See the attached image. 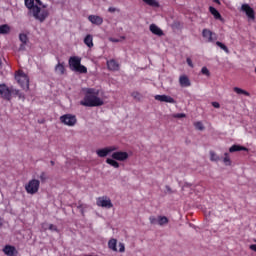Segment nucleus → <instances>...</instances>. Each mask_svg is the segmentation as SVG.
I'll use <instances>...</instances> for the list:
<instances>
[{"label": "nucleus", "instance_id": "nucleus-1", "mask_svg": "<svg viewBox=\"0 0 256 256\" xmlns=\"http://www.w3.org/2000/svg\"><path fill=\"white\" fill-rule=\"evenodd\" d=\"M85 96L80 101V105L83 107H101L105 105V101L99 98V90L95 88H84Z\"/></svg>", "mask_w": 256, "mask_h": 256}, {"label": "nucleus", "instance_id": "nucleus-2", "mask_svg": "<svg viewBox=\"0 0 256 256\" xmlns=\"http://www.w3.org/2000/svg\"><path fill=\"white\" fill-rule=\"evenodd\" d=\"M69 67L71 71L75 73H87V67L81 64V58L79 56H72L69 58Z\"/></svg>", "mask_w": 256, "mask_h": 256}, {"label": "nucleus", "instance_id": "nucleus-3", "mask_svg": "<svg viewBox=\"0 0 256 256\" xmlns=\"http://www.w3.org/2000/svg\"><path fill=\"white\" fill-rule=\"evenodd\" d=\"M32 15L37 21L43 23V21L49 17V11L45 9V6L41 7V5H39L32 9Z\"/></svg>", "mask_w": 256, "mask_h": 256}, {"label": "nucleus", "instance_id": "nucleus-4", "mask_svg": "<svg viewBox=\"0 0 256 256\" xmlns=\"http://www.w3.org/2000/svg\"><path fill=\"white\" fill-rule=\"evenodd\" d=\"M17 83L24 91H29V77L23 71H18L15 75Z\"/></svg>", "mask_w": 256, "mask_h": 256}, {"label": "nucleus", "instance_id": "nucleus-5", "mask_svg": "<svg viewBox=\"0 0 256 256\" xmlns=\"http://www.w3.org/2000/svg\"><path fill=\"white\" fill-rule=\"evenodd\" d=\"M40 185L41 182L39 180L32 179L25 185V191L28 193V195H35L39 192Z\"/></svg>", "mask_w": 256, "mask_h": 256}, {"label": "nucleus", "instance_id": "nucleus-6", "mask_svg": "<svg viewBox=\"0 0 256 256\" xmlns=\"http://www.w3.org/2000/svg\"><path fill=\"white\" fill-rule=\"evenodd\" d=\"M108 249L114 253H125V244L123 242H119L117 248V239L112 238L108 241Z\"/></svg>", "mask_w": 256, "mask_h": 256}, {"label": "nucleus", "instance_id": "nucleus-7", "mask_svg": "<svg viewBox=\"0 0 256 256\" xmlns=\"http://www.w3.org/2000/svg\"><path fill=\"white\" fill-rule=\"evenodd\" d=\"M61 123L67 125V127H75L77 125V116L73 114H64L60 117Z\"/></svg>", "mask_w": 256, "mask_h": 256}, {"label": "nucleus", "instance_id": "nucleus-8", "mask_svg": "<svg viewBox=\"0 0 256 256\" xmlns=\"http://www.w3.org/2000/svg\"><path fill=\"white\" fill-rule=\"evenodd\" d=\"M96 205L104 209H112L113 202H111V198L108 196H101L97 198Z\"/></svg>", "mask_w": 256, "mask_h": 256}, {"label": "nucleus", "instance_id": "nucleus-9", "mask_svg": "<svg viewBox=\"0 0 256 256\" xmlns=\"http://www.w3.org/2000/svg\"><path fill=\"white\" fill-rule=\"evenodd\" d=\"M118 149L119 147L117 146H108V147L96 150V155H98V157H107V155H110V153H113Z\"/></svg>", "mask_w": 256, "mask_h": 256}, {"label": "nucleus", "instance_id": "nucleus-10", "mask_svg": "<svg viewBox=\"0 0 256 256\" xmlns=\"http://www.w3.org/2000/svg\"><path fill=\"white\" fill-rule=\"evenodd\" d=\"M11 93H13V90L9 89L7 85L0 84V95L3 99H6V101H11Z\"/></svg>", "mask_w": 256, "mask_h": 256}, {"label": "nucleus", "instance_id": "nucleus-11", "mask_svg": "<svg viewBox=\"0 0 256 256\" xmlns=\"http://www.w3.org/2000/svg\"><path fill=\"white\" fill-rule=\"evenodd\" d=\"M115 161H127L129 159V153L123 151H114L111 155Z\"/></svg>", "mask_w": 256, "mask_h": 256}, {"label": "nucleus", "instance_id": "nucleus-12", "mask_svg": "<svg viewBox=\"0 0 256 256\" xmlns=\"http://www.w3.org/2000/svg\"><path fill=\"white\" fill-rule=\"evenodd\" d=\"M241 11L247 15L248 19H255V10L249 4H242Z\"/></svg>", "mask_w": 256, "mask_h": 256}, {"label": "nucleus", "instance_id": "nucleus-13", "mask_svg": "<svg viewBox=\"0 0 256 256\" xmlns=\"http://www.w3.org/2000/svg\"><path fill=\"white\" fill-rule=\"evenodd\" d=\"M202 37L206 41V43H213V41H215V33H213L209 29H203Z\"/></svg>", "mask_w": 256, "mask_h": 256}, {"label": "nucleus", "instance_id": "nucleus-14", "mask_svg": "<svg viewBox=\"0 0 256 256\" xmlns=\"http://www.w3.org/2000/svg\"><path fill=\"white\" fill-rule=\"evenodd\" d=\"M154 99L156 101H160V103H171V104L176 103V101L173 99V97H171L169 95H155Z\"/></svg>", "mask_w": 256, "mask_h": 256}, {"label": "nucleus", "instance_id": "nucleus-15", "mask_svg": "<svg viewBox=\"0 0 256 256\" xmlns=\"http://www.w3.org/2000/svg\"><path fill=\"white\" fill-rule=\"evenodd\" d=\"M88 21L92 23V25H103V17L97 15L88 16Z\"/></svg>", "mask_w": 256, "mask_h": 256}, {"label": "nucleus", "instance_id": "nucleus-16", "mask_svg": "<svg viewBox=\"0 0 256 256\" xmlns=\"http://www.w3.org/2000/svg\"><path fill=\"white\" fill-rule=\"evenodd\" d=\"M25 5L28 9L33 11L34 7H38V5L41 7L43 4H41V0H25Z\"/></svg>", "mask_w": 256, "mask_h": 256}, {"label": "nucleus", "instance_id": "nucleus-17", "mask_svg": "<svg viewBox=\"0 0 256 256\" xmlns=\"http://www.w3.org/2000/svg\"><path fill=\"white\" fill-rule=\"evenodd\" d=\"M19 41H21V45H20V49H25V45L27 43H29V36L27 35V33H20L19 34Z\"/></svg>", "mask_w": 256, "mask_h": 256}, {"label": "nucleus", "instance_id": "nucleus-18", "mask_svg": "<svg viewBox=\"0 0 256 256\" xmlns=\"http://www.w3.org/2000/svg\"><path fill=\"white\" fill-rule=\"evenodd\" d=\"M150 31L151 33H153V35H157L158 37H163V30H161V28H159L155 24L150 25Z\"/></svg>", "mask_w": 256, "mask_h": 256}, {"label": "nucleus", "instance_id": "nucleus-19", "mask_svg": "<svg viewBox=\"0 0 256 256\" xmlns=\"http://www.w3.org/2000/svg\"><path fill=\"white\" fill-rule=\"evenodd\" d=\"M179 83L181 87H191V81L189 80V77H187L186 75L180 76Z\"/></svg>", "mask_w": 256, "mask_h": 256}, {"label": "nucleus", "instance_id": "nucleus-20", "mask_svg": "<svg viewBox=\"0 0 256 256\" xmlns=\"http://www.w3.org/2000/svg\"><path fill=\"white\" fill-rule=\"evenodd\" d=\"M107 67L110 71H118L119 70V63L115 60L107 61Z\"/></svg>", "mask_w": 256, "mask_h": 256}, {"label": "nucleus", "instance_id": "nucleus-21", "mask_svg": "<svg viewBox=\"0 0 256 256\" xmlns=\"http://www.w3.org/2000/svg\"><path fill=\"white\" fill-rule=\"evenodd\" d=\"M237 151H249V149L245 146H241V145H237V144H235L229 148L230 153H235Z\"/></svg>", "mask_w": 256, "mask_h": 256}, {"label": "nucleus", "instance_id": "nucleus-22", "mask_svg": "<svg viewBox=\"0 0 256 256\" xmlns=\"http://www.w3.org/2000/svg\"><path fill=\"white\" fill-rule=\"evenodd\" d=\"M5 255H8V256H15V253H17V250L15 249V247L13 246H5L4 249H3Z\"/></svg>", "mask_w": 256, "mask_h": 256}, {"label": "nucleus", "instance_id": "nucleus-23", "mask_svg": "<svg viewBox=\"0 0 256 256\" xmlns=\"http://www.w3.org/2000/svg\"><path fill=\"white\" fill-rule=\"evenodd\" d=\"M118 160H115L113 158H107L106 159V163L108 165H110L111 167H114V169H119L120 165L119 162H117Z\"/></svg>", "mask_w": 256, "mask_h": 256}, {"label": "nucleus", "instance_id": "nucleus-24", "mask_svg": "<svg viewBox=\"0 0 256 256\" xmlns=\"http://www.w3.org/2000/svg\"><path fill=\"white\" fill-rule=\"evenodd\" d=\"M55 73H57V75H65V66L58 63L55 67Z\"/></svg>", "mask_w": 256, "mask_h": 256}, {"label": "nucleus", "instance_id": "nucleus-25", "mask_svg": "<svg viewBox=\"0 0 256 256\" xmlns=\"http://www.w3.org/2000/svg\"><path fill=\"white\" fill-rule=\"evenodd\" d=\"M209 11H210L211 15H213L214 19H220V20L222 19L221 13H219V11L217 9H215V7L210 6Z\"/></svg>", "mask_w": 256, "mask_h": 256}, {"label": "nucleus", "instance_id": "nucleus-26", "mask_svg": "<svg viewBox=\"0 0 256 256\" xmlns=\"http://www.w3.org/2000/svg\"><path fill=\"white\" fill-rule=\"evenodd\" d=\"M84 43L91 49L93 47V36L91 34L86 35Z\"/></svg>", "mask_w": 256, "mask_h": 256}, {"label": "nucleus", "instance_id": "nucleus-27", "mask_svg": "<svg viewBox=\"0 0 256 256\" xmlns=\"http://www.w3.org/2000/svg\"><path fill=\"white\" fill-rule=\"evenodd\" d=\"M169 223V218L166 216H158V225L163 227V225H167Z\"/></svg>", "mask_w": 256, "mask_h": 256}, {"label": "nucleus", "instance_id": "nucleus-28", "mask_svg": "<svg viewBox=\"0 0 256 256\" xmlns=\"http://www.w3.org/2000/svg\"><path fill=\"white\" fill-rule=\"evenodd\" d=\"M11 31V27L9 25L4 24L0 26V35H7Z\"/></svg>", "mask_w": 256, "mask_h": 256}, {"label": "nucleus", "instance_id": "nucleus-29", "mask_svg": "<svg viewBox=\"0 0 256 256\" xmlns=\"http://www.w3.org/2000/svg\"><path fill=\"white\" fill-rule=\"evenodd\" d=\"M210 161L217 163L221 161V157H219V155H217V153H215L214 151H210Z\"/></svg>", "mask_w": 256, "mask_h": 256}, {"label": "nucleus", "instance_id": "nucleus-30", "mask_svg": "<svg viewBox=\"0 0 256 256\" xmlns=\"http://www.w3.org/2000/svg\"><path fill=\"white\" fill-rule=\"evenodd\" d=\"M223 163L226 167H231V157H229V153H224Z\"/></svg>", "mask_w": 256, "mask_h": 256}, {"label": "nucleus", "instance_id": "nucleus-31", "mask_svg": "<svg viewBox=\"0 0 256 256\" xmlns=\"http://www.w3.org/2000/svg\"><path fill=\"white\" fill-rule=\"evenodd\" d=\"M234 91L235 93H237V95H245L246 97H249V92L239 88V87H234Z\"/></svg>", "mask_w": 256, "mask_h": 256}, {"label": "nucleus", "instance_id": "nucleus-32", "mask_svg": "<svg viewBox=\"0 0 256 256\" xmlns=\"http://www.w3.org/2000/svg\"><path fill=\"white\" fill-rule=\"evenodd\" d=\"M143 2L150 7H159V2L157 0H143Z\"/></svg>", "mask_w": 256, "mask_h": 256}, {"label": "nucleus", "instance_id": "nucleus-33", "mask_svg": "<svg viewBox=\"0 0 256 256\" xmlns=\"http://www.w3.org/2000/svg\"><path fill=\"white\" fill-rule=\"evenodd\" d=\"M194 127H195V129H197V131L205 130V126L203 125V122H201V121L194 122Z\"/></svg>", "mask_w": 256, "mask_h": 256}, {"label": "nucleus", "instance_id": "nucleus-34", "mask_svg": "<svg viewBox=\"0 0 256 256\" xmlns=\"http://www.w3.org/2000/svg\"><path fill=\"white\" fill-rule=\"evenodd\" d=\"M216 45H217V47H220V49H222V51H225V53H229V48H227L225 44L217 41Z\"/></svg>", "mask_w": 256, "mask_h": 256}, {"label": "nucleus", "instance_id": "nucleus-35", "mask_svg": "<svg viewBox=\"0 0 256 256\" xmlns=\"http://www.w3.org/2000/svg\"><path fill=\"white\" fill-rule=\"evenodd\" d=\"M172 117L174 119H185V117H187V115L185 113H176V114H172Z\"/></svg>", "mask_w": 256, "mask_h": 256}, {"label": "nucleus", "instance_id": "nucleus-36", "mask_svg": "<svg viewBox=\"0 0 256 256\" xmlns=\"http://www.w3.org/2000/svg\"><path fill=\"white\" fill-rule=\"evenodd\" d=\"M149 221H150L151 225H158L159 217L150 216Z\"/></svg>", "mask_w": 256, "mask_h": 256}, {"label": "nucleus", "instance_id": "nucleus-37", "mask_svg": "<svg viewBox=\"0 0 256 256\" xmlns=\"http://www.w3.org/2000/svg\"><path fill=\"white\" fill-rule=\"evenodd\" d=\"M201 73L202 75H206V77H209L211 75V72H209V69L207 67H202Z\"/></svg>", "mask_w": 256, "mask_h": 256}, {"label": "nucleus", "instance_id": "nucleus-38", "mask_svg": "<svg viewBox=\"0 0 256 256\" xmlns=\"http://www.w3.org/2000/svg\"><path fill=\"white\" fill-rule=\"evenodd\" d=\"M132 97L134 99H137L138 101H141V99H143V96H141V93H139V92H133Z\"/></svg>", "mask_w": 256, "mask_h": 256}, {"label": "nucleus", "instance_id": "nucleus-39", "mask_svg": "<svg viewBox=\"0 0 256 256\" xmlns=\"http://www.w3.org/2000/svg\"><path fill=\"white\" fill-rule=\"evenodd\" d=\"M48 229H49L50 231H58V230H57V226H55V225H53V224H49V225H48Z\"/></svg>", "mask_w": 256, "mask_h": 256}, {"label": "nucleus", "instance_id": "nucleus-40", "mask_svg": "<svg viewBox=\"0 0 256 256\" xmlns=\"http://www.w3.org/2000/svg\"><path fill=\"white\" fill-rule=\"evenodd\" d=\"M47 229H49V224L43 223V224H42V230H43V231H47Z\"/></svg>", "mask_w": 256, "mask_h": 256}, {"label": "nucleus", "instance_id": "nucleus-41", "mask_svg": "<svg viewBox=\"0 0 256 256\" xmlns=\"http://www.w3.org/2000/svg\"><path fill=\"white\" fill-rule=\"evenodd\" d=\"M186 62L189 65V67H193V61L191 60V58H187Z\"/></svg>", "mask_w": 256, "mask_h": 256}, {"label": "nucleus", "instance_id": "nucleus-42", "mask_svg": "<svg viewBox=\"0 0 256 256\" xmlns=\"http://www.w3.org/2000/svg\"><path fill=\"white\" fill-rule=\"evenodd\" d=\"M212 106H214L215 109H219V107H221L219 102H212Z\"/></svg>", "mask_w": 256, "mask_h": 256}, {"label": "nucleus", "instance_id": "nucleus-43", "mask_svg": "<svg viewBox=\"0 0 256 256\" xmlns=\"http://www.w3.org/2000/svg\"><path fill=\"white\" fill-rule=\"evenodd\" d=\"M109 41H111V43H119V39H116V38H109Z\"/></svg>", "mask_w": 256, "mask_h": 256}, {"label": "nucleus", "instance_id": "nucleus-44", "mask_svg": "<svg viewBox=\"0 0 256 256\" xmlns=\"http://www.w3.org/2000/svg\"><path fill=\"white\" fill-rule=\"evenodd\" d=\"M249 249H251V251H254L256 253V244L250 245Z\"/></svg>", "mask_w": 256, "mask_h": 256}, {"label": "nucleus", "instance_id": "nucleus-45", "mask_svg": "<svg viewBox=\"0 0 256 256\" xmlns=\"http://www.w3.org/2000/svg\"><path fill=\"white\" fill-rule=\"evenodd\" d=\"M108 11H109V13H115V11H117V9H116V8H113V7H110V8L108 9Z\"/></svg>", "mask_w": 256, "mask_h": 256}, {"label": "nucleus", "instance_id": "nucleus-46", "mask_svg": "<svg viewBox=\"0 0 256 256\" xmlns=\"http://www.w3.org/2000/svg\"><path fill=\"white\" fill-rule=\"evenodd\" d=\"M40 179H41L42 181L45 180V173H42V174H41Z\"/></svg>", "mask_w": 256, "mask_h": 256}, {"label": "nucleus", "instance_id": "nucleus-47", "mask_svg": "<svg viewBox=\"0 0 256 256\" xmlns=\"http://www.w3.org/2000/svg\"><path fill=\"white\" fill-rule=\"evenodd\" d=\"M15 93V95H19V90H12V93Z\"/></svg>", "mask_w": 256, "mask_h": 256}, {"label": "nucleus", "instance_id": "nucleus-48", "mask_svg": "<svg viewBox=\"0 0 256 256\" xmlns=\"http://www.w3.org/2000/svg\"><path fill=\"white\" fill-rule=\"evenodd\" d=\"M214 1V3H217L218 5H221V1H219V0H213Z\"/></svg>", "mask_w": 256, "mask_h": 256}, {"label": "nucleus", "instance_id": "nucleus-49", "mask_svg": "<svg viewBox=\"0 0 256 256\" xmlns=\"http://www.w3.org/2000/svg\"><path fill=\"white\" fill-rule=\"evenodd\" d=\"M51 164H52V165H54V162H53V161H51Z\"/></svg>", "mask_w": 256, "mask_h": 256}, {"label": "nucleus", "instance_id": "nucleus-50", "mask_svg": "<svg viewBox=\"0 0 256 256\" xmlns=\"http://www.w3.org/2000/svg\"><path fill=\"white\" fill-rule=\"evenodd\" d=\"M121 39H125V37H121Z\"/></svg>", "mask_w": 256, "mask_h": 256}, {"label": "nucleus", "instance_id": "nucleus-51", "mask_svg": "<svg viewBox=\"0 0 256 256\" xmlns=\"http://www.w3.org/2000/svg\"><path fill=\"white\" fill-rule=\"evenodd\" d=\"M0 65H1V59H0Z\"/></svg>", "mask_w": 256, "mask_h": 256}, {"label": "nucleus", "instance_id": "nucleus-52", "mask_svg": "<svg viewBox=\"0 0 256 256\" xmlns=\"http://www.w3.org/2000/svg\"><path fill=\"white\" fill-rule=\"evenodd\" d=\"M255 243H256V240H255Z\"/></svg>", "mask_w": 256, "mask_h": 256}]
</instances>
